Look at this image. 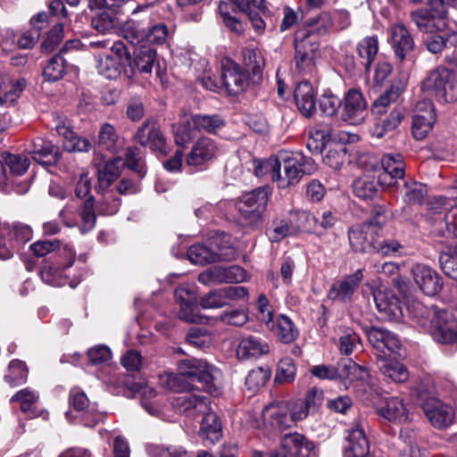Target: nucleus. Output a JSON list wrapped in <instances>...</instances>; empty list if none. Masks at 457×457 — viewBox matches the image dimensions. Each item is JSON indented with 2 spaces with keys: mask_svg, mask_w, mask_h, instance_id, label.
<instances>
[{
  "mask_svg": "<svg viewBox=\"0 0 457 457\" xmlns=\"http://www.w3.org/2000/svg\"><path fill=\"white\" fill-rule=\"evenodd\" d=\"M179 373H164L160 376V385L166 390L184 393L194 388L198 382L201 389L211 395L220 393V370L202 359H187L179 362Z\"/></svg>",
  "mask_w": 457,
  "mask_h": 457,
  "instance_id": "obj_1",
  "label": "nucleus"
},
{
  "mask_svg": "<svg viewBox=\"0 0 457 457\" xmlns=\"http://www.w3.org/2000/svg\"><path fill=\"white\" fill-rule=\"evenodd\" d=\"M420 313L417 314L418 323L423 327L432 337L442 344H450L457 340V320L453 314L437 306L417 304Z\"/></svg>",
  "mask_w": 457,
  "mask_h": 457,
  "instance_id": "obj_2",
  "label": "nucleus"
},
{
  "mask_svg": "<svg viewBox=\"0 0 457 457\" xmlns=\"http://www.w3.org/2000/svg\"><path fill=\"white\" fill-rule=\"evenodd\" d=\"M280 170L275 173L278 187L286 188L296 185L306 174L315 171L316 166L311 157L300 152H279Z\"/></svg>",
  "mask_w": 457,
  "mask_h": 457,
  "instance_id": "obj_3",
  "label": "nucleus"
},
{
  "mask_svg": "<svg viewBox=\"0 0 457 457\" xmlns=\"http://www.w3.org/2000/svg\"><path fill=\"white\" fill-rule=\"evenodd\" d=\"M422 88L438 101L455 102L457 101V73L447 68L439 67L429 73L423 82Z\"/></svg>",
  "mask_w": 457,
  "mask_h": 457,
  "instance_id": "obj_4",
  "label": "nucleus"
},
{
  "mask_svg": "<svg viewBox=\"0 0 457 457\" xmlns=\"http://www.w3.org/2000/svg\"><path fill=\"white\" fill-rule=\"evenodd\" d=\"M295 66L303 75H312L316 71L320 57V46L312 36L305 31H297L295 38Z\"/></svg>",
  "mask_w": 457,
  "mask_h": 457,
  "instance_id": "obj_5",
  "label": "nucleus"
},
{
  "mask_svg": "<svg viewBox=\"0 0 457 457\" xmlns=\"http://www.w3.org/2000/svg\"><path fill=\"white\" fill-rule=\"evenodd\" d=\"M269 195V189L261 187L241 197L237 207L245 224L255 225L261 220L267 208Z\"/></svg>",
  "mask_w": 457,
  "mask_h": 457,
  "instance_id": "obj_6",
  "label": "nucleus"
},
{
  "mask_svg": "<svg viewBox=\"0 0 457 457\" xmlns=\"http://www.w3.org/2000/svg\"><path fill=\"white\" fill-rule=\"evenodd\" d=\"M430 9H418L411 12V19L420 31L434 33L443 30L446 27V5L442 0V4H429Z\"/></svg>",
  "mask_w": 457,
  "mask_h": 457,
  "instance_id": "obj_7",
  "label": "nucleus"
},
{
  "mask_svg": "<svg viewBox=\"0 0 457 457\" xmlns=\"http://www.w3.org/2000/svg\"><path fill=\"white\" fill-rule=\"evenodd\" d=\"M220 154L218 144L212 138L202 137L192 145L186 156V164L195 170L205 169Z\"/></svg>",
  "mask_w": 457,
  "mask_h": 457,
  "instance_id": "obj_8",
  "label": "nucleus"
},
{
  "mask_svg": "<svg viewBox=\"0 0 457 457\" xmlns=\"http://www.w3.org/2000/svg\"><path fill=\"white\" fill-rule=\"evenodd\" d=\"M380 237L379 228L372 221L353 226L348 231L349 243L357 253H370L374 250L376 239Z\"/></svg>",
  "mask_w": 457,
  "mask_h": 457,
  "instance_id": "obj_9",
  "label": "nucleus"
},
{
  "mask_svg": "<svg viewBox=\"0 0 457 457\" xmlns=\"http://www.w3.org/2000/svg\"><path fill=\"white\" fill-rule=\"evenodd\" d=\"M368 114V103L362 93L354 88L348 90L344 98L342 120L351 125H360L364 122Z\"/></svg>",
  "mask_w": 457,
  "mask_h": 457,
  "instance_id": "obj_10",
  "label": "nucleus"
},
{
  "mask_svg": "<svg viewBox=\"0 0 457 457\" xmlns=\"http://www.w3.org/2000/svg\"><path fill=\"white\" fill-rule=\"evenodd\" d=\"M221 80L229 95H238L248 86V74L236 62L225 58L221 62Z\"/></svg>",
  "mask_w": 457,
  "mask_h": 457,
  "instance_id": "obj_11",
  "label": "nucleus"
},
{
  "mask_svg": "<svg viewBox=\"0 0 457 457\" xmlns=\"http://www.w3.org/2000/svg\"><path fill=\"white\" fill-rule=\"evenodd\" d=\"M365 334L373 348L384 356L400 355L402 342L395 333L385 328L371 327L365 331Z\"/></svg>",
  "mask_w": 457,
  "mask_h": 457,
  "instance_id": "obj_12",
  "label": "nucleus"
},
{
  "mask_svg": "<svg viewBox=\"0 0 457 457\" xmlns=\"http://www.w3.org/2000/svg\"><path fill=\"white\" fill-rule=\"evenodd\" d=\"M135 140L142 146H149L152 151L167 154L166 138L154 120H146L137 129Z\"/></svg>",
  "mask_w": 457,
  "mask_h": 457,
  "instance_id": "obj_13",
  "label": "nucleus"
},
{
  "mask_svg": "<svg viewBox=\"0 0 457 457\" xmlns=\"http://www.w3.org/2000/svg\"><path fill=\"white\" fill-rule=\"evenodd\" d=\"M247 296L248 290L243 286L225 287L204 295L200 304L204 309H218L226 306L230 300H243Z\"/></svg>",
  "mask_w": 457,
  "mask_h": 457,
  "instance_id": "obj_14",
  "label": "nucleus"
},
{
  "mask_svg": "<svg viewBox=\"0 0 457 457\" xmlns=\"http://www.w3.org/2000/svg\"><path fill=\"white\" fill-rule=\"evenodd\" d=\"M436 122V112L429 100H422L416 104L412 117V135L418 140L424 139Z\"/></svg>",
  "mask_w": 457,
  "mask_h": 457,
  "instance_id": "obj_15",
  "label": "nucleus"
},
{
  "mask_svg": "<svg viewBox=\"0 0 457 457\" xmlns=\"http://www.w3.org/2000/svg\"><path fill=\"white\" fill-rule=\"evenodd\" d=\"M362 280L363 272L362 270L359 269L353 273L335 281L328 292V299L341 303L351 301Z\"/></svg>",
  "mask_w": 457,
  "mask_h": 457,
  "instance_id": "obj_16",
  "label": "nucleus"
},
{
  "mask_svg": "<svg viewBox=\"0 0 457 457\" xmlns=\"http://www.w3.org/2000/svg\"><path fill=\"white\" fill-rule=\"evenodd\" d=\"M245 278V270L237 265L223 268L214 266L198 276V281L204 285L212 283H240Z\"/></svg>",
  "mask_w": 457,
  "mask_h": 457,
  "instance_id": "obj_17",
  "label": "nucleus"
},
{
  "mask_svg": "<svg viewBox=\"0 0 457 457\" xmlns=\"http://www.w3.org/2000/svg\"><path fill=\"white\" fill-rule=\"evenodd\" d=\"M289 411L288 402L271 403L262 410L263 423L266 427L278 431L290 428L293 424Z\"/></svg>",
  "mask_w": 457,
  "mask_h": 457,
  "instance_id": "obj_18",
  "label": "nucleus"
},
{
  "mask_svg": "<svg viewBox=\"0 0 457 457\" xmlns=\"http://www.w3.org/2000/svg\"><path fill=\"white\" fill-rule=\"evenodd\" d=\"M422 409L428 420L436 428H444L453 423L454 412L452 407L436 398L426 400Z\"/></svg>",
  "mask_w": 457,
  "mask_h": 457,
  "instance_id": "obj_19",
  "label": "nucleus"
},
{
  "mask_svg": "<svg viewBox=\"0 0 457 457\" xmlns=\"http://www.w3.org/2000/svg\"><path fill=\"white\" fill-rule=\"evenodd\" d=\"M411 274L415 283L425 295H435L441 290V278L429 266L416 263L411 268Z\"/></svg>",
  "mask_w": 457,
  "mask_h": 457,
  "instance_id": "obj_20",
  "label": "nucleus"
},
{
  "mask_svg": "<svg viewBox=\"0 0 457 457\" xmlns=\"http://www.w3.org/2000/svg\"><path fill=\"white\" fill-rule=\"evenodd\" d=\"M378 311L382 318L390 321H398L403 317L401 302L391 291L378 289L373 293Z\"/></svg>",
  "mask_w": 457,
  "mask_h": 457,
  "instance_id": "obj_21",
  "label": "nucleus"
},
{
  "mask_svg": "<svg viewBox=\"0 0 457 457\" xmlns=\"http://www.w3.org/2000/svg\"><path fill=\"white\" fill-rule=\"evenodd\" d=\"M388 42L400 61L407 58L414 47L411 35L402 23H395L390 27Z\"/></svg>",
  "mask_w": 457,
  "mask_h": 457,
  "instance_id": "obj_22",
  "label": "nucleus"
},
{
  "mask_svg": "<svg viewBox=\"0 0 457 457\" xmlns=\"http://www.w3.org/2000/svg\"><path fill=\"white\" fill-rule=\"evenodd\" d=\"M289 457H305L313 449V445L303 435L292 433L285 435L278 448Z\"/></svg>",
  "mask_w": 457,
  "mask_h": 457,
  "instance_id": "obj_23",
  "label": "nucleus"
},
{
  "mask_svg": "<svg viewBox=\"0 0 457 457\" xmlns=\"http://www.w3.org/2000/svg\"><path fill=\"white\" fill-rule=\"evenodd\" d=\"M346 442L345 455L347 457H367L370 445L364 429L360 425H355L347 430Z\"/></svg>",
  "mask_w": 457,
  "mask_h": 457,
  "instance_id": "obj_24",
  "label": "nucleus"
},
{
  "mask_svg": "<svg viewBox=\"0 0 457 457\" xmlns=\"http://www.w3.org/2000/svg\"><path fill=\"white\" fill-rule=\"evenodd\" d=\"M295 99L300 112L307 118L316 112L315 93L312 84L306 80L301 81L295 87Z\"/></svg>",
  "mask_w": 457,
  "mask_h": 457,
  "instance_id": "obj_25",
  "label": "nucleus"
},
{
  "mask_svg": "<svg viewBox=\"0 0 457 457\" xmlns=\"http://www.w3.org/2000/svg\"><path fill=\"white\" fill-rule=\"evenodd\" d=\"M31 158L39 164L52 165L56 163L61 154L58 147L50 141L37 138L32 143V149L29 152Z\"/></svg>",
  "mask_w": 457,
  "mask_h": 457,
  "instance_id": "obj_26",
  "label": "nucleus"
},
{
  "mask_svg": "<svg viewBox=\"0 0 457 457\" xmlns=\"http://www.w3.org/2000/svg\"><path fill=\"white\" fill-rule=\"evenodd\" d=\"M215 246L217 251L201 244L190 246L187 252L190 262L194 264L204 265L225 260L227 253H223V248L216 243Z\"/></svg>",
  "mask_w": 457,
  "mask_h": 457,
  "instance_id": "obj_27",
  "label": "nucleus"
},
{
  "mask_svg": "<svg viewBox=\"0 0 457 457\" xmlns=\"http://www.w3.org/2000/svg\"><path fill=\"white\" fill-rule=\"evenodd\" d=\"M121 158H113L97 169V185L96 190L98 193L108 191V188L120 175Z\"/></svg>",
  "mask_w": 457,
  "mask_h": 457,
  "instance_id": "obj_28",
  "label": "nucleus"
},
{
  "mask_svg": "<svg viewBox=\"0 0 457 457\" xmlns=\"http://www.w3.org/2000/svg\"><path fill=\"white\" fill-rule=\"evenodd\" d=\"M270 352L269 344L261 337L249 336L241 339L237 355L241 360L258 358Z\"/></svg>",
  "mask_w": 457,
  "mask_h": 457,
  "instance_id": "obj_29",
  "label": "nucleus"
},
{
  "mask_svg": "<svg viewBox=\"0 0 457 457\" xmlns=\"http://www.w3.org/2000/svg\"><path fill=\"white\" fill-rule=\"evenodd\" d=\"M405 89L403 81H394L388 89L382 93L372 104V112L377 115H382L386 112L387 108L395 104Z\"/></svg>",
  "mask_w": 457,
  "mask_h": 457,
  "instance_id": "obj_30",
  "label": "nucleus"
},
{
  "mask_svg": "<svg viewBox=\"0 0 457 457\" xmlns=\"http://www.w3.org/2000/svg\"><path fill=\"white\" fill-rule=\"evenodd\" d=\"M185 393L186 394L179 395L173 400V405L177 407L179 411H195L196 413H200L209 410V402L207 398L191 394L189 391Z\"/></svg>",
  "mask_w": 457,
  "mask_h": 457,
  "instance_id": "obj_31",
  "label": "nucleus"
},
{
  "mask_svg": "<svg viewBox=\"0 0 457 457\" xmlns=\"http://www.w3.org/2000/svg\"><path fill=\"white\" fill-rule=\"evenodd\" d=\"M284 344H290L298 337V329L293 321L285 315H279L272 321V327H268Z\"/></svg>",
  "mask_w": 457,
  "mask_h": 457,
  "instance_id": "obj_32",
  "label": "nucleus"
},
{
  "mask_svg": "<svg viewBox=\"0 0 457 457\" xmlns=\"http://www.w3.org/2000/svg\"><path fill=\"white\" fill-rule=\"evenodd\" d=\"M204 417L201 422L200 436L204 440L214 444L221 436V424L217 414L211 411L202 412Z\"/></svg>",
  "mask_w": 457,
  "mask_h": 457,
  "instance_id": "obj_33",
  "label": "nucleus"
},
{
  "mask_svg": "<svg viewBox=\"0 0 457 457\" xmlns=\"http://www.w3.org/2000/svg\"><path fill=\"white\" fill-rule=\"evenodd\" d=\"M157 53L154 49L141 46L134 54L131 69H136L139 73L150 74L156 61Z\"/></svg>",
  "mask_w": 457,
  "mask_h": 457,
  "instance_id": "obj_34",
  "label": "nucleus"
},
{
  "mask_svg": "<svg viewBox=\"0 0 457 457\" xmlns=\"http://www.w3.org/2000/svg\"><path fill=\"white\" fill-rule=\"evenodd\" d=\"M370 378L369 370L355 363L351 359H342L341 381L346 386L347 382H366Z\"/></svg>",
  "mask_w": 457,
  "mask_h": 457,
  "instance_id": "obj_35",
  "label": "nucleus"
},
{
  "mask_svg": "<svg viewBox=\"0 0 457 457\" xmlns=\"http://www.w3.org/2000/svg\"><path fill=\"white\" fill-rule=\"evenodd\" d=\"M97 145L99 147L112 154L118 151L119 147L121 145V142L112 125L104 123L101 126L98 133Z\"/></svg>",
  "mask_w": 457,
  "mask_h": 457,
  "instance_id": "obj_36",
  "label": "nucleus"
},
{
  "mask_svg": "<svg viewBox=\"0 0 457 457\" xmlns=\"http://www.w3.org/2000/svg\"><path fill=\"white\" fill-rule=\"evenodd\" d=\"M378 367L385 377L395 383L405 382L409 378L407 369L400 362L381 358L378 361Z\"/></svg>",
  "mask_w": 457,
  "mask_h": 457,
  "instance_id": "obj_37",
  "label": "nucleus"
},
{
  "mask_svg": "<svg viewBox=\"0 0 457 457\" xmlns=\"http://www.w3.org/2000/svg\"><path fill=\"white\" fill-rule=\"evenodd\" d=\"M96 62L99 74L109 79L118 78L123 65V63L118 59H115L112 54H107L97 56Z\"/></svg>",
  "mask_w": 457,
  "mask_h": 457,
  "instance_id": "obj_38",
  "label": "nucleus"
},
{
  "mask_svg": "<svg viewBox=\"0 0 457 457\" xmlns=\"http://www.w3.org/2000/svg\"><path fill=\"white\" fill-rule=\"evenodd\" d=\"M406 410L402 399L391 397L378 410V413L389 421H402L405 420Z\"/></svg>",
  "mask_w": 457,
  "mask_h": 457,
  "instance_id": "obj_39",
  "label": "nucleus"
},
{
  "mask_svg": "<svg viewBox=\"0 0 457 457\" xmlns=\"http://www.w3.org/2000/svg\"><path fill=\"white\" fill-rule=\"evenodd\" d=\"M359 56L363 60L366 71H369L372 62L378 52V39L376 36L366 37L357 46Z\"/></svg>",
  "mask_w": 457,
  "mask_h": 457,
  "instance_id": "obj_40",
  "label": "nucleus"
},
{
  "mask_svg": "<svg viewBox=\"0 0 457 457\" xmlns=\"http://www.w3.org/2000/svg\"><path fill=\"white\" fill-rule=\"evenodd\" d=\"M242 60L245 66L253 76H259L265 66L262 53L254 47L247 46L242 49Z\"/></svg>",
  "mask_w": 457,
  "mask_h": 457,
  "instance_id": "obj_41",
  "label": "nucleus"
},
{
  "mask_svg": "<svg viewBox=\"0 0 457 457\" xmlns=\"http://www.w3.org/2000/svg\"><path fill=\"white\" fill-rule=\"evenodd\" d=\"M66 71V61L61 54H55L48 60L43 68L45 80L54 82L61 79Z\"/></svg>",
  "mask_w": 457,
  "mask_h": 457,
  "instance_id": "obj_42",
  "label": "nucleus"
},
{
  "mask_svg": "<svg viewBox=\"0 0 457 457\" xmlns=\"http://www.w3.org/2000/svg\"><path fill=\"white\" fill-rule=\"evenodd\" d=\"M253 172L257 177L270 175L272 181L277 182L275 173L280 170L279 153L276 156H271L264 160L253 161Z\"/></svg>",
  "mask_w": 457,
  "mask_h": 457,
  "instance_id": "obj_43",
  "label": "nucleus"
},
{
  "mask_svg": "<svg viewBox=\"0 0 457 457\" xmlns=\"http://www.w3.org/2000/svg\"><path fill=\"white\" fill-rule=\"evenodd\" d=\"M25 87L24 79L0 83V104H12Z\"/></svg>",
  "mask_w": 457,
  "mask_h": 457,
  "instance_id": "obj_44",
  "label": "nucleus"
},
{
  "mask_svg": "<svg viewBox=\"0 0 457 457\" xmlns=\"http://www.w3.org/2000/svg\"><path fill=\"white\" fill-rule=\"evenodd\" d=\"M306 25L308 29H302L301 31H305L310 36L313 33L324 35L333 28L334 21L329 12H322L306 21Z\"/></svg>",
  "mask_w": 457,
  "mask_h": 457,
  "instance_id": "obj_45",
  "label": "nucleus"
},
{
  "mask_svg": "<svg viewBox=\"0 0 457 457\" xmlns=\"http://www.w3.org/2000/svg\"><path fill=\"white\" fill-rule=\"evenodd\" d=\"M124 164L137 173L139 179H143L146 174L145 162L137 147L131 146L127 148Z\"/></svg>",
  "mask_w": 457,
  "mask_h": 457,
  "instance_id": "obj_46",
  "label": "nucleus"
},
{
  "mask_svg": "<svg viewBox=\"0 0 457 457\" xmlns=\"http://www.w3.org/2000/svg\"><path fill=\"white\" fill-rule=\"evenodd\" d=\"M354 195L361 199L372 198L377 193L375 178L370 175H364L354 180L353 184Z\"/></svg>",
  "mask_w": 457,
  "mask_h": 457,
  "instance_id": "obj_47",
  "label": "nucleus"
},
{
  "mask_svg": "<svg viewBox=\"0 0 457 457\" xmlns=\"http://www.w3.org/2000/svg\"><path fill=\"white\" fill-rule=\"evenodd\" d=\"M194 129L204 130L208 133H216L223 127L224 122L218 115H194L191 116Z\"/></svg>",
  "mask_w": 457,
  "mask_h": 457,
  "instance_id": "obj_48",
  "label": "nucleus"
},
{
  "mask_svg": "<svg viewBox=\"0 0 457 457\" xmlns=\"http://www.w3.org/2000/svg\"><path fill=\"white\" fill-rule=\"evenodd\" d=\"M9 236L10 247L12 248L16 245L25 244L32 238V229L29 226L20 222H15L5 234Z\"/></svg>",
  "mask_w": 457,
  "mask_h": 457,
  "instance_id": "obj_49",
  "label": "nucleus"
},
{
  "mask_svg": "<svg viewBox=\"0 0 457 457\" xmlns=\"http://www.w3.org/2000/svg\"><path fill=\"white\" fill-rule=\"evenodd\" d=\"M194 129L191 116H185L179 123L173 126L174 140L177 145L186 146L193 138Z\"/></svg>",
  "mask_w": 457,
  "mask_h": 457,
  "instance_id": "obj_50",
  "label": "nucleus"
},
{
  "mask_svg": "<svg viewBox=\"0 0 457 457\" xmlns=\"http://www.w3.org/2000/svg\"><path fill=\"white\" fill-rule=\"evenodd\" d=\"M28 375V369L25 362L20 360H13L10 362L8 373L4 376V379L12 386H16L23 383Z\"/></svg>",
  "mask_w": 457,
  "mask_h": 457,
  "instance_id": "obj_51",
  "label": "nucleus"
},
{
  "mask_svg": "<svg viewBox=\"0 0 457 457\" xmlns=\"http://www.w3.org/2000/svg\"><path fill=\"white\" fill-rule=\"evenodd\" d=\"M79 216L81 218V231L87 232L96 225L95 199L87 197L80 207Z\"/></svg>",
  "mask_w": 457,
  "mask_h": 457,
  "instance_id": "obj_52",
  "label": "nucleus"
},
{
  "mask_svg": "<svg viewBox=\"0 0 457 457\" xmlns=\"http://www.w3.org/2000/svg\"><path fill=\"white\" fill-rule=\"evenodd\" d=\"M38 395L29 388L17 392L11 399L12 403H18L20 409L24 413L34 414V404L37 403Z\"/></svg>",
  "mask_w": 457,
  "mask_h": 457,
  "instance_id": "obj_53",
  "label": "nucleus"
},
{
  "mask_svg": "<svg viewBox=\"0 0 457 457\" xmlns=\"http://www.w3.org/2000/svg\"><path fill=\"white\" fill-rule=\"evenodd\" d=\"M312 376L320 379L340 380L342 372V360L334 365H315L310 370Z\"/></svg>",
  "mask_w": 457,
  "mask_h": 457,
  "instance_id": "obj_54",
  "label": "nucleus"
},
{
  "mask_svg": "<svg viewBox=\"0 0 457 457\" xmlns=\"http://www.w3.org/2000/svg\"><path fill=\"white\" fill-rule=\"evenodd\" d=\"M381 164L382 170L393 173L395 177H404L405 164L401 154H385L381 160Z\"/></svg>",
  "mask_w": 457,
  "mask_h": 457,
  "instance_id": "obj_55",
  "label": "nucleus"
},
{
  "mask_svg": "<svg viewBox=\"0 0 457 457\" xmlns=\"http://www.w3.org/2000/svg\"><path fill=\"white\" fill-rule=\"evenodd\" d=\"M101 194L103 196L97 204V212L103 215L117 213L121 204L120 198L115 196L112 191H106Z\"/></svg>",
  "mask_w": 457,
  "mask_h": 457,
  "instance_id": "obj_56",
  "label": "nucleus"
},
{
  "mask_svg": "<svg viewBox=\"0 0 457 457\" xmlns=\"http://www.w3.org/2000/svg\"><path fill=\"white\" fill-rule=\"evenodd\" d=\"M359 336L351 328H345L338 338V349L342 354H351L360 344Z\"/></svg>",
  "mask_w": 457,
  "mask_h": 457,
  "instance_id": "obj_57",
  "label": "nucleus"
},
{
  "mask_svg": "<svg viewBox=\"0 0 457 457\" xmlns=\"http://www.w3.org/2000/svg\"><path fill=\"white\" fill-rule=\"evenodd\" d=\"M270 377L269 369L257 368L249 371L245 378V386L251 391H256L263 386Z\"/></svg>",
  "mask_w": 457,
  "mask_h": 457,
  "instance_id": "obj_58",
  "label": "nucleus"
},
{
  "mask_svg": "<svg viewBox=\"0 0 457 457\" xmlns=\"http://www.w3.org/2000/svg\"><path fill=\"white\" fill-rule=\"evenodd\" d=\"M148 453L151 457H192L191 453L179 446L150 445Z\"/></svg>",
  "mask_w": 457,
  "mask_h": 457,
  "instance_id": "obj_59",
  "label": "nucleus"
},
{
  "mask_svg": "<svg viewBox=\"0 0 457 457\" xmlns=\"http://www.w3.org/2000/svg\"><path fill=\"white\" fill-rule=\"evenodd\" d=\"M4 164L14 175H22L29 166V160L21 154H7L4 157Z\"/></svg>",
  "mask_w": 457,
  "mask_h": 457,
  "instance_id": "obj_60",
  "label": "nucleus"
},
{
  "mask_svg": "<svg viewBox=\"0 0 457 457\" xmlns=\"http://www.w3.org/2000/svg\"><path fill=\"white\" fill-rule=\"evenodd\" d=\"M296 368L294 361L289 357L280 360L278 365L276 380L278 382H290L294 379Z\"/></svg>",
  "mask_w": 457,
  "mask_h": 457,
  "instance_id": "obj_61",
  "label": "nucleus"
},
{
  "mask_svg": "<svg viewBox=\"0 0 457 457\" xmlns=\"http://www.w3.org/2000/svg\"><path fill=\"white\" fill-rule=\"evenodd\" d=\"M88 362L92 365L106 364L112 359V352L105 345H96L87 351Z\"/></svg>",
  "mask_w": 457,
  "mask_h": 457,
  "instance_id": "obj_62",
  "label": "nucleus"
},
{
  "mask_svg": "<svg viewBox=\"0 0 457 457\" xmlns=\"http://www.w3.org/2000/svg\"><path fill=\"white\" fill-rule=\"evenodd\" d=\"M187 341L190 345L199 349H205L210 345L211 337L205 329L192 328L188 331Z\"/></svg>",
  "mask_w": 457,
  "mask_h": 457,
  "instance_id": "obj_63",
  "label": "nucleus"
},
{
  "mask_svg": "<svg viewBox=\"0 0 457 457\" xmlns=\"http://www.w3.org/2000/svg\"><path fill=\"white\" fill-rule=\"evenodd\" d=\"M41 278L46 284L60 287L63 285L62 270L54 264H46L41 269Z\"/></svg>",
  "mask_w": 457,
  "mask_h": 457,
  "instance_id": "obj_64",
  "label": "nucleus"
}]
</instances>
